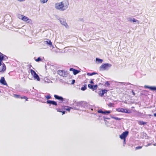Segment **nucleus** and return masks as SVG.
Segmentation results:
<instances>
[{
	"mask_svg": "<svg viewBox=\"0 0 156 156\" xmlns=\"http://www.w3.org/2000/svg\"><path fill=\"white\" fill-rule=\"evenodd\" d=\"M30 70L31 75L33 76L34 79L37 80L38 81H40V78L35 71L32 69H30Z\"/></svg>",
	"mask_w": 156,
	"mask_h": 156,
	"instance_id": "nucleus-4",
	"label": "nucleus"
},
{
	"mask_svg": "<svg viewBox=\"0 0 156 156\" xmlns=\"http://www.w3.org/2000/svg\"><path fill=\"white\" fill-rule=\"evenodd\" d=\"M112 118H113L115 119H116V120H120L121 119L119 118H118V117H113Z\"/></svg>",
	"mask_w": 156,
	"mask_h": 156,
	"instance_id": "nucleus-29",
	"label": "nucleus"
},
{
	"mask_svg": "<svg viewBox=\"0 0 156 156\" xmlns=\"http://www.w3.org/2000/svg\"><path fill=\"white\" fill-rule=\"evenodd\" d=\"M6 69V67L4 63L2 64V69H0V72H4Z\"/></svg>",
	"mask_w": 156,
	"mask_h": 156,
	"instance_id": "nucleus-17",
	"label": "nucleus"
},
{
	"mask_svg": "<svg viewBox=\"0 0 156 156\" xmlns=\"http://www.w3.org/2000/svg\"><path fill=\"white\" fill-rule=\"evenodd\" d=\"M57 73L60 76L64 77H66L67 76V72L62 70H59L58 71Z\"/></svg>",
	"mask_w": 156,
	"mask_h": 156,
	"instance_id": "nucleus-7",
	"label": "nucleus"
},
{
	"mask_svg": "<svg viewBox=\"0 0 156 156\" xmlns=\"http://www.w3.org/2000/svg\"><path fill=\"white\" fill-rule=\"evenodd\" d=\"M96 73H94V72H93V73H87V75L88 76H92L93 75H94V74H96Z\"/></svg>",
	"mask_w": 156,
	"mask_h": 156,
	"instance_id": "nucleus-25",
	"label": "nucleus"
},
{
	"mask_svg": "<svg viewBox=\"0 0 156 156\" xmlns=\"http://www.w3.org/2000/svg\"><path fill=\"white\" fill-rule=\"evenodd\" d=\"M47 103L49 104H51L55 106L57 105V103L54 101L51 100H48L47 101Z\"/></svg>",
	"mask_w": 156,
	"mask_h": 156,
	"instance_id": "nucleus-13",
	"label": "nucleus"
},
{
	"mask_svg": "<svg viewBox=\"0 0 156 156\" xmlns=\"http://www.w3.org/2000/svg\"><path fill=\"white\" fill-rule=\"evenodd\" d=\"M68 5L67 2H63L56 3L55 6L57 9L64 10L67 8Z\"/></svg>",
	"mask_w": 156,
	"mask_h": 156,
	"instance_id": "nucleus-1",
	"label": "nucleus"
},
{
	"mask_svg": "<svg viewBox=\"0 0 156 156\" xmlns=\"http://www.w3.org/2000/svg\"><path fill=\"white\" fill-rule=\"evenodd\" d=\"M13 96L14 97L17 98H20L21 99H24L26 100V101H28V98L27 97L25 96H23L21 97L19 95H17L16 94H14Z\"/></svg>",
	"mask_w": 156,
	"mask_h": 156,
	"instance_id": "nucleus-10",
	"label": "nucleus"
},
{
	"mask_svg": "<svg viewBox=\"0 0 156 156\" xmlns=\"http://www.w3.org/2000/svg\"><path fill=\"white\" fill-rule=\"evenodd\" d=\"M54 97L56 99L62 102H63L64 101V98L62 97L58 96V95L55 94L54 95Z\"/></svg>",
	"mask_w": 156,
	"mask_h": 156,
	"instance_id": "nucleus-11",
	"label": "nucleus"
},
{
	"mask_svg": "<svg viewBox=\"0 0 156 156\" xmlns=\"http://www.w3.org/2000/svg\"><path fill=\"white\" fill-rule=\"evenodd\" d=\"M144 87L146 88H148L152 90H156V87H149L147 86H145Z\"/></svg>",
	"mask_w": 156,
	"mask_h": 156,
	"instance_id": "nucleus-16",
	"label": "nucleus"
},
{
	"mask_svg": "<svg viewBox=\"0 0 156 156\" xmlns=\"http://www.w3.org/2000/svg\"><path fill=\"white\" fill-rule=\"evenodd\" d=\"M138 123L140 125H144L147 124V122H143L142 121H138Z\"/></svg>",
	"mask_w": 156,
	"mask_h": 156,
	"instance_id": "nucleus-21",
	"label": "nucleus"
},
{
	"mask_svg": "<svg viewBox=\"0 0 156 156\" xmlns=\"http://www.w3.org/2000/svg\"><path fill=\"white\" fill-rule=\"evenodd\" d=\"M70 71H72L73 74L74 75H76L80 72L79 70H77L76 69H74L73 68H71L69 69Z\"/></svg>",
	"mask_w": 156,
	"mask_h": 156,
	"instance_id": "nucleus-12",
	"label": "nucleus"
},
{
	"mask_svg": "<svg viewBox=\"0 0 156 156\" xmlns=\"http://www.w3.org/2000/svg\"><path fill=\"white\" fill-rule=\"evenodd\" d=\"M0 83L3 85L7 86V84L4 77H2L0 80Z\"/></svg>",
	"mask_w": 156,
	"mask_h": 156,
	"instance_id": "nucleus-9",
	"label": "nucleus"
},
{
	"mask_svg": "<svg viewBox=\"0 0 156 156\" xmlns=\"http://www.w3.org/2000/svg\"><path fill=\"white\" fill-rule=\"evenodd\" d=\"M129 132L128 131H126L123 132L120 136V138L121 139L124 140V143H126V138Z\"/></svg>",
	"mask_w": 156,
	"mask_h": 156,
	"instance_id": "nucleus-3",
	"label": "nucleus"
},
{
	"mask_svg": "<svg viewBox=\"0 0 156 156\" xmlns=\"http://www.w3.org/2000/svg\"><path fill=\"white\" fill-rule=\"evenodd\" d=\"M151 145V144H148L146 146L147 147V146H149V145Z\"/></svg>",
	"mask_w": 156,
	"mask_h": 156,
	"instance_id": "nucleus-40",
	"label": "nucleus"
},
{
	"mask_svg": "<svg viewBox=\"0 0 156 156\" xmlns=\"http://www.w3.org/2000/svg\"><path fill=\"white\" fill-rule=\"evenodd\" d=\"M45 97L47 99H50L51 98V96L50 95H48L47 96H46Z\"/></svg>",
	"mask_w": 156,
	"mask_h": 156,
	"instance_id": "nucleus-28",
	"label": "nucleus"
},
{
	"mask_svg": "<svg viewBox=\"0 0 156 156\" xmlns=\"http://www.w3.org/2000/svg\"><path fill=\"white\" fill-rule=\"evenodd\" d=\"M86 86V85H85L83 87H82L81 88V90H86V89H87Z\"/></svg>",
	"mask_w": 156,
	"mask_h": 156,
	"instance_id": "nucleus-26",
	"label": "nucleus"
},
{
	"mask_svg": "<svg viewBox=\"0 0 156 156\" xmlns=\"http://www.w3.org/2000/svg\"><path fill=\"white\" fill-rule=\"evenodd\" d=\"M61 112L62 113V115H63L65 113V111H62Z\"/></svg>",
	"mask_w": 156,
	"mask_h": 156,
	"instance_id": "nucleus-37",
	"label": "nucleus"
},
{
	"mask_svg": "<svg viewBox=\"0 0 156 156\" xmlns=\"http://www.w3.org/2000/svg\"><path fill=\"white\" fill-rule=\"evenodd\" d=\"M47 40V41H45L44 42H45L47 44H48L50 46H51L52 45V43L51 42V41L50 40H49L48 39H46Z\"/></svg>",
	"mask_w": 156,
	"mask_h": 156,
	"instance_id": "nucleus-20",
	"label": "nucleus"
},
{
	"mask_svg": "<svg viewBox=\"0 0 156 156\" xmlns=\"http://www.w3.org/2000/svg\"><path fill=\"white\" fill-rule=\"evenodd\" d=\"M56 110H57V111L58 112H62V111H60V109L59 108H56Z\"/></svg>",
	"mask_w": 156,
	"mask_h": 156,
	"instance_id": "nucleus-33",
	"label": "nucleus"
},
{
	"mask_svg": "<svg viewBox=\"0 0 156 156\" xmlns=\"http://www.w3.org/2000/svg\"><path fill=\"white\" fill-rule=\"evenodd\" d=\"M63 25H64L66 27H68V26L66 23H64L63 24Z\"/></svg>",
	"mask_w": 156,
	"mask_h": 156,
	"instance_id": "nucleus-34",
	"label": "nucleus"
},
{
	"mask_svg": "<svg viewBox=\"0 0 156 156\" xmlns=\"http://www.w3.org/2000/svg\"><path fill=\"white\" fill-rule=\"evenodd\" d=\"M114 103H110L108 104V105L110 107H114Z\"/></svg>",
	"mask_w": 156,
	"mask_h": 156,
	"instance_id": "nucleus-23",
	"label": "nucleus"
},
{
	"mask_svg": "<svg viewBox=\"0 0 156 156\" xmlns=\"http://www.w3.org/2000/svg\"><path fill=\"white\" fill-rule=\"evenodd\" d=\"M18 17L20 19L24 21L27 22L28 23H30L31 20L28 17L23 15H19Z\"/></svg>",
	"mask_w": 156,
	"mask_h": 156,
	"instance_id": "nucleus-6",
	"label": "nucleus"
},
{
	"mask_svg": "<svg viewBox=\"0 0 156 156\" xmlns=\"http://www.w3.org/2000/svg\"><path fill=\"white\" fill-rule=\"evenodd\" d=\"M75 82V80H73L72 81V84L74 83Z\"/></svg>",
	"mask_w": 156,
	"mask_h": 156,
	"instance_id": "nucleus-38",
	"label": "nucleus"
},
{
	"mask_svg": "<svg viewBox=\"0 0 156 156\" xmlns=\"http://www.w3.org/2000/svg\"><path fill=\"white\" fill-rule=\"evenodd\" d=\"M132 94H133V95L134 96L135 95V93L134 92L133 90H132Z\"/></svg>",
	"mask_w": 156,
	"mask_h": 156,
	"instance_id": "nucleus-35",
	"label": "nucleus"
},
{
	"mask_svg": "<svg viewBox=\"0 0 156 156\" xmlns=\"http://www.w3.org/2000/svg\"><path fill=\"white\" fill-rule=\"evenodd\" d=\"M28 67L30 69L31 67H32V66L31 65H28Z\"/></svg>",
	"mask_w": 156,
	"mask_h": 156,
	"instance_id": "nucleus-32",
	"label": "nucleus"
},
{
	"mask_svg": "<svg viewBox=\"0 0 156 156\" xmlns=\"http://www.w3.org/2000/svg\"><path fill=\"white\" fill-rule=\"evenodd\" d=\"M96 60L100 63H102L103 62V60L98 58H96Z\"/></svg>",
	"mask_w": 156,
	"mask_h": 156,
	"instance_id": "nucleus-22",
	"label": "nucleus"
},
{
	"mask_svg": "<svg viewBox=\"0 0 156 156\" xmlns=\"http://www.w3.org/2000/svg\"><path fill=\"white\" fill-rule=\"evenodd\" d=\"M154 117H156V113L154 114Z\"/></svg>",
	"mask_w": 156,
	"mask_h": 156,
	"instance_id": "nucleus-39",
	"label": "nucleus"
},
{
	"mask_svg": "<svg viewBox=\"0 0 156 156\" xmlns=\"http://www.w3.org/2000/svg\"><path fill=\"white\" fill-rule=\"evenodd\" d=\"M98 112L99 113H101L103 114H109L111 113L110 111H103L102 110H100L98 111Z\"/></svg>",
	"mask_w": 156,
	"mask_h": 156,
	"instance_id": "nucleus-18",
	"label": "nucleus"
},
{
	"mask_svg": "<svg viewBox=\"0 0 156 156\" xmlns=\"http://www.w3.org/2000/svg\"><path fill=\"white\" fill-rule=\"evenodd\" d=\"M88 87L90 89L92 90H97L98 86L97 85H92L90 84H89L88 85Z\"/></svg>",
	"mask_w": 156,
	"mask_h": 156,
	"instance_id": "nucleus-8",
	"label": "nucleus"
},
{
	"mask_svg": "<svg viewBox=\"0 0 156 156\" xmlns=\"http://www.w3.org/2000/svg\"><path fill=\"white\" fill-rule=\"evenodd\" d=\"M62 107L63 109H65L67 111H69V112L71 109H72V108L66 106H63Z\"/></svg>",
	"mask_w": 156,
	"mask_h": 156,
	"instance_id": "nucleus-19",
	"label": "nucleus"
},
{
	"mask_svg": "<svg viewBox=\"0 0 156 156\" xmlns=\"http://www.w3.org/2000/svg\"><path fill=\"white\" fill-rule=\"evenodd\" d=\"M107 91V90H102L99 91V94L100 96L102 97L105 93H106Z\"/></svg>",
	"mask_w": 156,
	"mask_h": 156,
	"instance_id": "nucleus-14",
	"label": "nucleus"
},
{
	"mask_svg": "<svg viewBox=\"0 0 156 156\" xmlns=\"http://www.w3.org/2000/svg\"><path fill=\"white\" fill-rule=\"evenodd\" d=\"M112 65L109 63L104 64L100 67V69L101 70H106L108 69Z\"/></svg>",
	"mask_w": 156,
	"mask_h": 156,
	"instance_id": "nucleus-2",
	"label": "nucleus"
},
{
	"mask_svg": "<svg viewBox=\"0 0 156 156\" xmlns=\"http://www.w3.org/2000/svg\"><path fill=\"white\" fill-rule=\"evenodd\" d=\"M36 61V62H39L40 61H41V58L38 57L37 59H36L35 60Z\"/></svg>",
	"mask_w": 156,
	"mask_h": 156,
	"instance_id": "nucleus-30",
	"label": "nucleus"
},
{
	"mask_svg": "<svg viewBox=\"0 0 156 156\" xmlns=\"http://www.w3.org/2000/svg\"><path fill=\"white\" fill-rule=\"evenodd\" d=\"M90 83L91 84H94V82L93 81V80H91L90 82Z\"/></svg>",
	"mask_w": 156,
	"mask_h": 156,
	"instance_id": "nucleus-36",
	"label": "nucleus"
},
{
	"mask_svg": "<svg viewBox=\"0 0 156 156\" xmlns=\"http://www.w3.org/2000/svg\"><path fill=\"white\" fill-rule=\"evenodd\" d=\"M154 146H156V144H154Z\"/></svg>",
	"mask_w": 156,
	"mask_h": 156,
	"instance_id": "nucleus-41",
	"label": "nucleus"
},
{
	"mask_svg": "<svg viewBox=\"0 0 156 156\" xmlns=\"http://www.w3.org/2000/svg\"><path fill=\"white\" fill-rule=\"evenodd\" d=\"M142 146L137 147L135 148V149H136V150H137L138 149H141V148H142Z\"/></svg>",
	"mask_w": 156,
	"mask_h": 156,
	"instance_id": "nucleus-31",
	"label": "nucleus"
},
{
	"mask_svg": "<svg viewBox=\"0 0 156 156\" xmlns=\"http://www.w3.org/2000/svg\"><path fill=\"white\" fill-rule=\"evenodd\" d=\"M116 111L119 112H121L127 113H130L131 111L130 109H126L123 108H118L116 109Z\"/></svg>",
	"mask_w": 156,
	"mask_h": 156,
	"instance_id": "nucleus-5",
	"label": "nucleus"
},
{
	"mask_svg": "<svg viewBox=\"0 0 156 156\" xmlns=\"http://www.w3.org/2000/svg\"><path fill=\"white\" fill-rule=\"evenodd\" d=\"M5 55L0 52V66L2 65V62L4 58Z\"/></svg>",
	"mask_w": 156,
	"mask_h": 156,
	"instance_id": "nucleus-15",
	"label": "nucleus"
},
{
	"mask_svg": "<svg viewBox=\"0 0 156 156\" xmlns=\"http://www.w3.org/2000/svg\"><path fill=\"white\" fill-rule=\"evenodd\" d=\"M130 21H133L134 22H135L138 21V20H136L135 19L133 18V19H130L129 20Z\"/></svg>",
	"mask_w": 156,
	"mask_h": 156,
	"instance_id": "nucleus-24",
	"label": "nucleus"
},
{
	"mask_svg": "<svg viewBox=\"0 0 156 156\" xmlns=\"http://www.w3.org/2000/svg\"><path fill=\"white\" fill-rule=\"evenodd\" d=\"M40 1L41 3H44L48 1V0H40Z\"/></svg>",
	"mask_w": 156,
	"mask_h": 156,
	"instance_id": "nucleus-27",
	"label": "nucleus"
}]
</instances>
